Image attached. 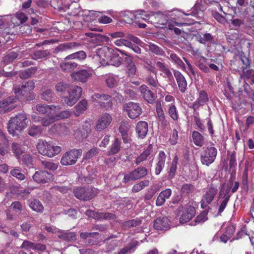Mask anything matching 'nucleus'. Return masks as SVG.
Wrapping results in <instances>:
<instances>
[{
  "label": "nucleus",
  "mask_w": 254,
  "mask_h": 254,
  "mask_svg": "<svg viewBox=\"0 0 254 254\" xmlns=\"http://www.w3.org/2000/svg\"><path fill=\"white\" fill-rule=\"evenodd\" d=\"M49 55L50 52L48 50H37L32 54L31 57L34 60H38L45 58Z\"/></svg>",
  "instance_id": "nucleus-55"
},
{
  "label": "nucleus",
  "mask_w": 254,
  "mask_h": 254,
  "mask_svg": "<svg viewBox=\"0 0 254 254\" xmlns=\"http://www.w3.org/2000/svg\"><path fill=\"white\" fill-rule=\"evenodd\" d=\"M147 174V170L145 167H139L130 172L128 174H126L123 179V182L125 183H128L129 181H136L142 179Z\"/></svg>",
  "instance_id": "nucleus-10"
},
{
  "label": "nucleus",
  "mask_w": 254,
  "mask_h": 254,
  "mask_svg": "<svg viewBox=\"0 0 254 254\" xmlns=\"http://www.w3.org/2000/svg\"><path fill=\"white\" fill-rule=\"evenodd\" d=\"M149 50L153 54L158 56H164L165 52L162 48L154 44L149 43L147 44Z\"/></svg>",
  "instance_id": "nucleus-48"
},
{
  "label": "nucleus",
  "mask_w": 254,
  "mask_h": 254,
  "mask_svg": "<svg viewBox=\"0 0 254 254\" xmlns=\"http://www.w3.org/2000/svg\"><path fill=\"white\" fill-rule=\"evenodd\" d=\"M195 39L199 43L204 45L212 43L214 41L213 37L208 33L198 34L195 36Z\"/></svg>",
  "instance_id": "nucleus-34"
},
{
  "label": "nucleus",
  "mask_w": 254,
  "mask_h": 254,
  "mask_svg": "<svg viewBox=\"0 0 254 254\" xmlns=\"http://www.w3.org/2000/svg\"><path fill=\"white\" fill-rule=\"evenodd\" d=\"M72 113L68 110L63 111L55 115L56 121L68 118L71 116Z\"/></svg>",
  "instance_id": "nucleus-64"
},
{
  "label": "nucleus",
  "mask_w": 254,
  "mask_h": 254,
  "mask_svg": "<svg viewBox=\"0 0 254 254\" xmlns=\"http://www.w3.org/2000/svg\"><path fill=\"white\" fill-rule=\"evenodd\" d=\"M235 231V226L233 225L228 226L225 233L220 237L222 242L226 243L232 236Z\"/></svg>",
  "instance_id": "nucleus-37"
},
{
  "label": "nucleus",
  "mask_w": 254,
  "mask_h": 254,
  "mask_svg": "<svg viewBox=\"0 0 254 254\" xmlns=\"http://www.w3.org/2000/svg\"><path fill=\"white\" fill-rule=\"evenodd\" d=\"M192 141L194 144L198 147H202L205 144L203 136L198 131H193L192 133Z\"/></svg>",
  "instance_id": "nucleus-35"
},
{
  "label": "nucleus",
  "mask_w": 254,
  "mask_h": 254,
  "mask_svg": "<svg viewBox=\"0 0 254 254\" xmlns=\"http://www.w3.org/2000/svg\"><path fill=\"white\" fill-rule=\"evenodd\" d=\"M11 150L17 159H19L20 156L24 152V148L16 142L12 143Z\"/></svg>",
  "instance_id": "nucleus-42"
},
{
  "label": "nucleus",
  "mask_w": 254,
  "mask_h": 254,
  "mask_svg": "<svg viewBox=\"0 0 254 254\" xmlns=\"http://www.w3.org/2000/svg\"><path fill=\"white\" fill-rule=\"evenodd\" d=\"M77 66V64L73 62H64L60 64V67L64 72H70Z\"/></svg>",
  "instance_id": "nucleus-41"
},
{
  "label": "nucleus",
  "mask_w": 254,
  "mask_h": 254,
  "mask_svg": "<svg viewBox=\"0 0 254 254\" xmlns=\"http://www.w3.org/2000/svg\"><path fill=\"white\" fill-rule=\"evenodd\" d=\"M175 15V17L171 18V20L169 22L168 28L170 30H173L174 33L177 35H180L181 33V30L178 28L176 27V26H182L187 24V23L182 22L180 20V17L181 16V13L179 12L178 14L173 13L171 16Z\"/></svg>",
  "instance_id": "nucleus-15"
},
{
  "label": "nucleus",
  "mask_w": 254,
  "mask_h": 254,
  "mask_svg": "<svg viewBox=\"0 0 254 254\" xmlns=\"http://www.w3.org/2000/svg\"><path fill=\"white\" fill-rule=\"evenodd\" d=\"M114 50L111 48L104 46L100 48H97L96 50V55L100 59L104 61L112 60L114 57Z\"/></svg>",
  "instance_id": "nucleus-16"
},
{
  "label": "nucleus",
  "mask_w": 254,
  "mask_h": 254,
  "mask_svg": "<svg viewBox=\"0 0 254 254\" xmlns=\"http://www.w3.org/2000/svg\"><path fill=\"white\" fill-rule=\"evenodd\" d=\"M10 174L14 177L19 180H23L25 179V176L21 172V170L17 167L12 168L10 171Z\"/></svg>",
  "instance_id": "nucleus-61"
},
{
  "label": "nucleus",
  "mask_w": 254,
  "mask_h": 254,
  "mask_svg": "<svg viewBox=\"0 0 254 254\" xmlns=\"http://www.w3.org/2000/svg\"><path fill=\"white\" fill-rule=\"evenodd\" d=\"M203 151L200 155V161L202 164L209 166L213 163L217 155V150L213 146L203 148Z\"/></svg>",
  "instance_id": "nucleus-5"
},
{
  "label": "nucleus",
  "mask_w": 254,
  "mask_h": 254,
  "mask_svg": "<svg viewBox=\"0 0 254 254\" xmlns=\"http://www.w3.org/2000/svg\"><path fill=\"white\" fill-rule=\"evenodd\" d=\"M29 207L34 211L37 212H43L44 207L41 202L37 199H34L30 202Z\"/></svg>",
  "instance_id": "nucleus-44"
},
{
  "label": "nucleus",
  "mask_w": 254,
  "mask_h": 254,
  "mask_svg": "<svg viewBox=\"0 0 254 254\" xmlns=\"http://www.w3.org/2000/svg\"><path fill=\"white\" fill-rule=\"evenodd\" d=\"M118 78L112 75L107 76L106 79L107 86L110 88L116 87L118 83Z\"/></svg>",
  "instance_id": "nucleus-51"
},
{
  "label": "nucleus",
  "mask_w": 254,
  "mask_h": 254,
  "mask_svg": "<svg viewBox=\"0 0 254 254\" xmlns=\"http://www.w3.org/2000/svg\"><path fill=\"white\" fill-rule=\"evenodd\" d=\"M172 193V191L170 189H166L161 191L157 197L156 205L157 206L163 205L165 203L166 200L170 197Z\"/></svg>",
  "instance_id": "nucleus-26"
},
{
  "label": "nucleus",
  "mask_w": 254,
  "mask_h": 254,
  "mask_svg": "<svg viewBox=\"0 0 254 254\" xmlns=\"http://www.w3.org/2000/svg\"><path fill=\"white\" fill-rule=\"evenodd\" d=\"M208 101V97L207 93L204 91L201 90L199 92L198 97L196 100L193 102L192 105V108L193 109V113L194 114L198 115L199 113L198 110L201 106H203Z\"/></svg>",
  "instance_id": "nucleus-14"
},
{
  "label": "nucleus",
  "mask_w": 254,
  "mask_h": 254,
  "mask_svg": "<svg viewBox=\"0 0 254 254\" xmlns=\"http://www.w3.org/2000/svg\"><path fill=\"white\" fill-rule=\"evenodd\" d=\"M179 209L180 211L183 210L179 220L181 223L190 221L195 214V208L189 204H186L184 208L182 206H180Z\"/></svg>",
  "instance_id": "nucleus-11"
},
{
  "label": "nucleus",
  "mask_w": 254,
  "mask_h": 254,
  "mask_svg": "<svg viewBox=\"0 0 254 254\" xmlns=\"http://www.w3.org/2000/svg\"><path fill=\"white\" fill-rule=\"evenodd\" d=\"M113 120L112 116L107 113L102 114L96 123L95 129L97 131H101L106 128Z\"/></svg>",
  "instance_id": "nucleus-13"
},
{
  "label": "nucleus",
  "mask_w": 254,
  "mask_h": 254,
  "mask_svg": "<svg viewBox=\"0 0 254 254\" xmlns=\"http://www.w3.org/2000/svg\"><path fill=\"white\" fill-rule=\"evenodd\" d=\"M147 70L153 73L154 75H147L145 77V82L150 86L153 87H157L159 86L157 76L156 75V72L150 67H146Z\"/></svg>",
  "instance_id": "nucleus-32"
},
{
  "label": "nucleus",
  "mask_w": 254,
  "mask_h": 254,
  "mask_svg": "<svg viewBox=\"0 0 254 254\" xmlns=\"http://www.w3.org/2000/svg\"><path fill=\"white\" fill-rule=\"evenodd\" d=\"M18 56V53L14 51L9 52L5 54L3 58V62L6 64L12 63Z\"/></svg>",
  "instance_id": "nucleus-49"
},
{
  "label": "nucleus",
  "mask_w": 254,
  "mask_h": 254,
  "mask_svg": "<svg viewBox=\"0 0 254 254\" xmlns=\"http://www.w3.org/2000/svg\"><path fill=\"white\" fill-rule=\"evenodd\" d=\"M56 121L54 116H47L42 118L41 124L44 127H47Z\"/></svg>",
  "instance_id": "nucleus-63"
},
{
  "label": "nucleus",
  "mask_w": 254,
  "mask_h": 254,
  "mask_svg": "<svg viewBox=\"0 0 254 254\" xmlns=\"http://www.w3.org/2000/svg\"><path fill=\"white\" fill-rule=\"evenodd\" d=\"M167 54L169 55L167 58L170 60L174 64L176 65L177 67L185 70V64L178 55L174 52L171 51L167 52Z\"/></svg>",
  "instance_id": "nucleus-23"
},
{
  "label": "nucleus",
  "mask_w": 254,
  "mask_h": 254,
  "mask_svg": "<svg viewBox=\"0 0 254 254\" xmlns=\"http://www.w3.org/2000/svg\"><path fill=\"white\" fill-rule=\"evenodd\" d=\"M168 114L171 119L176 121L179 118V114L176 106L174 104H172L169 106L168 111Z\"/></svg>",
  "instance_id": "nucleus-57"
},
{
  "label": "nucleus",
  "mask_w": 254,
  "mask_h": 254,
  "mask_svg": "<svg viewBox=\"0 0 254 254\" xmlns=\"http://www.w3.org/2000/svg\"><path fill=\"white\" fill-rule=\"evenodd\" d=\"M88 103L86 100L82 99L74 107V114L76 117L79 116L87 109Z\"/></svg>",
  "instance_id": "nucleus-33"
},
{
  "label": "nucleus",
  "mask_w": 254,
  "mask_h": 254,
  "mask_svg": "<svg viewBox=\"0 0 254 254\" xmlns=\"http://www.w3.org/2000/svg\"><path fill=\"white\" fill-rule=\"evenodd\" d=\"M91 100L92 102L98 103V105L104 110L108 111L112 108L111 97L107 94L94 93L91 97Z\"/></svg>",
  "instance_id": "nucleus-4"
},
{
  "label": "nucleus",
  "mask_w": 254,
  "mask_h": 254,
  "mask_svg": "<svg viewBox=\"0 0 254 254\" xmlns=\"http://www.w3.org/2000/svg\"><path fill=\"white\" fill-rule=\"evenodd\" d=\"M42 130V127L41 126L33 125L29 128L28 134L33 137L39 136L41 135Z\"/></svg>",
  "instance_id": "nucleus-50"
},
{
  "label": "nucleus",
  "mask_w": 254,
  "mask_h": 254,
  "mask_svg": "<svg viewBox=\"0 0 254 254\" xmlns=\"http://www.w3.org/2000/svg\"><path fill=\"white\" fill-rule=\"evenodd\" d=\"M68 96L64 97V101L67 106H72L81 97L82 89L80 86H75L70 92L68 91Z\"/></svg>",
  "instance_id": "nucleus-8"
},
{
  "label": "nucleus",
  "mask_w": 254,
  "mask_h": 254,
  "mask_svg": "<svg viewBox=\"0 0 254 254\" xmlns=\"http://www.w3.org/2000/svg\"><path fill=\"white\" fill-rule=\"evenodd\" d=\"M98 190L92 187H79L73 190L74 196L80 200L87 201L98 193Z\"/></svg>",
  "instance_id": "nucleus-3"
},
{
  "label": "nucleus",
  "mask_w": 254,
  "mask_h": 254,
  "mask_svg": "<svg viewBox=\"0 0 254 254\" xmlns=\"http://www.w3.org/2000/svg\"><path fill=\"white\" fill-rule=\"evenodd\" d=\"M218 192L217 187L211 184L205 189V193L202 195L201 200V207L205 208L213 200Z\"/></svg>",
  "instance_id": "nucleus-6"
},
{
  "label": "nucleus",
  "mask_w": 254,
  "mask_h": 254,
  "mask_svg": "<svg viewBox=\"0 0 254 254\" xmlns=\"http://www.w3.org/2000/svg\"><path fill=\"white\" fill-rule=\"evenodd\" d=\"M148 124L145 121H139L136 126V132L138 134V137L144 138L148 132Z\"/></svg>",
  "instance_id": "nucleus-28"
},
{
  "label": "nucleus",
  "mask_w": 254,
  "mask_h": 254,
  "mask_svg": "<svg viewBox=\"0 0 254 254\" xmlns=\"http://www.w3.org/2000/svg\"><path fill=\"white\" fill-rule=\"evenodd\" d=\"M116 218V215L113 213L96 212L93 219L102 221L103 220H113Z\"/></svg>",
  "instance_id": "nucleus-38"
},
{
  "label": "nucleus",
  "mask_w": 254,
  "mask_h": 254,
  "mask_svg": "<svg viewBox=\"0 0 254 254\" xmlns=\"http://www.w3.org/2000/svg\"><path fill=\"white\" fill-rule=\"evenodd\" d=\"M124 110L131 119H134L142 114V110L138 103L129 102L124 106Z\"/></svg>",
  "instance_id": "nucleus-9"
},
{
  "label": "nucleus",
  "mask_w": 254,
  "mask_h": 254,
  "mask_svg": "<svg viewBox=\"0 0 254 254\" xmlns=\"http://www.w3.org/2000/svg\"><path fill=\"white\" fill-rule=\"evenodd\" d=\"M159 190V187L156 185H152L147 190L144 196L145 200H150L154 194Z\"/></svg>",
  "instance_id": "nucleus-43"
},
{
  "label": "nucleus",
  "mask_w": 254,
  "mask_h": 254,
  "mask_svg": "<svg viewBox=\"0 0 254 254\" xmlns=\"http://www.w3.org/2000/svg\"><path fill=\"white\" fill-rule=\"evenodd\" d=\"M91 75V73L88 70L82 69L72 72L71 74V77L74 81L85 83Z\"/></svg>",
  "instance_id": "nucleus-20"
},
{
  "label": "nucleus",
  "mask_w": 254,
  "mask_h": 254,
  "mask_svg": "<svg viewBox=\"0 0 254 254\" xmlns=\"http://www.w3.org/2000/svg\"><path fill=\"white\" fill-rule=\"evenodd\" d=\"M172 71L180 91L183 93H185L188 85L186 78L180 71L175 69H172Z\"/></svg>",
  "instance_id": "nucleus-17"
},
{
  "label": "nucleus",
  "mask_w": 254,
  "mask_h": 254,
  "mask_svg": "<svg viewBox=\"0 0 254 254\" xmlns=\"http://www.w3.org/2000/svg\"><path fill=\"white\" fill-rule=\"evenodd\" d=\"M231 189L227 187L225 189L222 187L219 192V196L221 198L220 201V204L218 210V214L220 215L223 212L226 208L228 202L229 201L231 195L230 194Z\"/></svg>",
  "instance_id": "nucleus-12"
},
{
  "label": "nucleus",
  "mask_w": 254,
  "mask_h": 254,
  "mask_svg": "<svg viewBox=\"0 0 254 254\" xmlns=\"http://www.w3.org/2000/svg\"><path fill=\"white\" fill-rule=\"evenodd\" d=\"M109 38L105 35L96 34L93 39H91L90 42L94 43L97 45H99L102 43L108 42Z\"/></svg>",
  "instance_id": "nucleus-47"
},
{
  "label": "nucleus",
  "mask_w": 254,
  "mask_h": 254,
  "mask_svg": "<svg viewBox=\"0 0 254 254\" xmlns=\"http://www.w3.org/2000/svg\"><path fill=\"white\" fill-rule=\"evenodd\" d=\"M141 223V220L139 218L126 221L121 223L122 227L124 229H127L132 227H136Z\"/></svg>",
  "instance_id": "nucleus-39"
},
{
  "label": "nucleus",
  "mask_w": 254,
  "mask_h": 254,
  "mask_svg": "<svg viewBox=\"0 0 254 254\" xmlns=\"http://www.w3.org/2000/svg\"><path fill=\"white\" fill-rule=\"evenodd\" d=\"M121 141L118 138H116L111 146L110 149L108 151V155H113L118 153L121 149Z\"/></svg>",
  "instance_id": "nucleus-46"
},
{
  "label": "nucleus",
  "mask_w": 254,
  "mask_h": 254,
  "mask_svg": "<svg viewBox=\"0 0 254 254\" xmlns=\"http://www.w3.org/2000/svg\"><path fill=\"white\" fill-rule=\"evenodd\" d=\"M37 70V67H32L30 68H28L20 73V77L21 78L23 79L28 78L32 74L34 73Z\"/></svg>",
  "instance_id": "nucleus-60"
},
{
  "label": "nucleus",
  "mask_w": 254,
  "mask_h": 254,
  "mask_svg": "<svg viewBox=\"0 0 254 254\" xmlns=\"http://www.w3.org/2000/svg\"><path fill=\"white\" fill-rule=\"evenodd\" d=\"M35 87V83L33 81L29 80L24 82L21 86L14 87V93L18 96L20 95L25 96L27 92L33 90Z\"/></svg>",
  "instance_id": "nucleus-18"
},
{
  "label": "nucleus",
  "mask_w": 254,
  "mask_h": 254,
  "mask_svg": "<svg viewBox=\"0 0 254 254\" xmlns=\"http://www.w3.org/2000/svg\"><path fill=\"white\" fill-rule=\"evenodd\" d=\"M152 145L149 144L147 148L139 156H138L135 160V163L138 165L143 161L146 160L147 158L150 155L151 152L152 150Z\"/></svg>",
  "instance_id": "nucleus-36"
},
{
  "label": "nucleus",
  "mask_w": 254,
  "mask_h": 254,
  "mask_svg": "<svg viewBox=\"0 0 254 254\" xmlns=\"http://www.w3.org/2000/svg\"><path fill=\"white\" fill-rule=\"evenodd\" d=\"M156 65L158 69L164 74V77L165 78H168L169 81H173L174 78L172 72L165 63L157 61L156 62Z\"/></svg>",
  "instance_id": "nucleus-30"
},
{
  "label": "nucleus",
  "mask_w": 254,
  "mask_h": 254,
  "mask_svg": "<svg viewBox=\"0 0 254 254\" xmlns=\"http://www.w3.org/2000/svg\"><path fill=\"white\" fill-rule=\"evenodd\" d=\"M39 153L49 157H53L61 151V147L56 146L51 142H47L43 140H39L36 145Z\"/></svg>",
  "instance_id": "nucleus-2"
},
{
  "label": "nucleus",
  "mask_w": 254,
  "mask_h": 254,
  "mask_svg": "<svg viewBox=\"0 0 254 254\" xmlns=\"http://www.w3.org/2000/svg\"><path fill=\"white\" fill-rule=\"evenodd\" d=\"M166 155L163 151L159 152L157 158V163L155 167V174L158 175L160 174L165 166Z\"/></svg>",
  "instance_id": "nucleus-24"
},
{
  "label": "nucleus",
  "mask_w": 254,
  "mask_h": 254,
  "mask_svg": "<svg viewBox=\"0 0 254 254\" xmlns=\"http://www.w3.org/2000/svg\"><path fill=\"white\" fill-rule=\"evenodd\" d=\"M120 16L127 23L131 22L135 18V15L132 12L127 10L121 11L120 13Z\"/></svg>",
  "instance_id": "nucleus-54"
},
{
  "label": "nucleus",
  "mask_w": 254,
  "mask_h": 254,
  "mask_svg": "<svg viewBox=\"0 0 254 254\" xmlns=\"http://www.w3.org/2000/svg\"><path fill=\"white\" fill-rule=\"evenodd\" d=\"M86 53L84 51L81 50L68 55L65 58V60H77L78 61H82L86 59Z\"/></svg>",
  "instance_id": "nucleus-40"
},
{
  "label": "nucleus",
  "mask_w": 254,
  "mask_h": 254,
  "mask_svg": "<svg viewBox=\"0 0 254 254\" xmlns=\"http://www.w3.org/2000/svg\"><path fill=\"white\" fill-rule=\"evenodd\" d=\"M154 228L157 230H167L170 228V221L167 217L157 218L154 221Z\"/></svg>",
  "instance_id": "nucleus-22"
},
{
  "label": "nucleus",
  "mask_w": 254,
  "mask_h": 254,
  "mask_svg": "<svg viewBox=\"0 0 254 254\" xmlns=\"http://www.w3.org/2000/svg\"><path fill=\"white\" fill-rule=\"evenodd\" d=\"M139 90L143 98L148 103H152L154 100V96L153 92L145 84L141 85Z\"/></svg>",
  "instance_id": "nucleus-27"
},
{
  "label": "nucleus",
  "mask_w": 254,
  "mask_h": 254,
  "mask_svg": "<svg viewBox=\"0 0 254 254\" xmlns=\"http://www.w3.org/2000/svg\"><path fill=\"white\" fill-rule=\"evenodd\" d=\"M58 232V238L64 241L72 242L76 240V235L74 232H69L68 230H59Z\"/></svg>",
  "instance_id": "nucleus-31"
},
{
  "label": "nucleus",
  "mask_w": 254,
  "mask_h": 254,
  "mask_svg": "<svg viewBox=\"0 0 254 254\" xmlns=\"http://www.w3.org/2000/svg\"><path fill=\"white\" fill-rule=\"evenodd\" d=\"M27 119L26 114L21 113L15 117L11 118L7 126L9 133L15 135L17 131H21L27 126L26 120Z\"/></svg>",
  "instance_id": "nucleus-1"
},
{
  "label": "nucleus",
  "mask_w": 254,
  "mask_h": 254,
  "mask_svg": "<svg viewBox=\"0 0 254 254\" xmlns=\"http://www.w3.org/2000/svg\"><path fill=\"white\" fill-rule=\"evenodd\" d=\"M81 150L72 149L65 152L61 159L63 165L68 166L74 164L77 158L81 155Z\"/></svg>",
  "instance_id": "nucleus-7"
},
{
  "label": "nucleus",
  "mask_w": 254,
  "mask_h": 254,
  "mask_svg": "<svg viewBox=\"0 0 254 254\" xmlns=\"http://www.w3.org/2000/svg\"><path fill=\"white\" fill-rule=\"evenodd\" d=\"M136 245V243H130L128 244L127 246L121 249V250L118 252V254H127L128 253H131L132 250V252L135 251Z\"/></svg>",
  "instance_id": "nucleus-56"
},
{
  "label": "nucleus",
  "mask_w": 254,
  "mask_h": 254,
  "mask_svg": "<svg viewBox=\"0 0 254 254\" xmlns=\"http://www.w3.org/2000/svg\"><path fill=\"white\" fill-rule=\"evenodd\" d=\"M69 85L64 82H60L55 85V90L58 93L64 94L66 91H68Z\"/></svg>",
  "instance_id": "nucleus-52"
},
{
  "label": "nucleus",
  "mask_w": 254,
  "mask_h": 254,
  "mask_svg": "<svg viewBox=\"0 0 254 254\" xmlns=\"http://www.w3.org/2000/svg\"><path fill=\"white\" fill-rule=\"evenodd\" d=\"M195 190L194 186L191 184H184L182 185L181 191L184 194L192 193Z\"/></svg>",
  "instance_id": "nucleus-59"
},
{
  "label": "nucleus",
  "mask_w": 254,
  "mask_h": 254,
  "mask_svg": "<svg viewBox=\"0 0 254 254\" xmlns=\"http://www.w3.org/2000/svg\"><path fill=\"white\" fill-rule=\"evenodd\" d=\"M149 181L147 180L140 181L139 183L135 184L132 188L133 192H137L143 190L145 187L148 186Z\"/></svg>",
  "instance_id": "nucleus-53"
},
{
  "label": "nucleus",
  "mask_w": 254,
  "mask_h": 254,
  "mask_svg": "<svg viewBox=\"0 0 254 254\" xmlns=\"http://www.w3.org/2000/svg\"><path fill=\"white\" fill-rule=\"evenodd\" d=\"M53 178V175L46 171H37L33 176V180L38 183H46Z\"/></svg>",
  "instance_id": "nucleus-19"
},
{
  "label": "nucleus",
  "mask_w": 254,
  "mask_h": 254,
  "mask_svg": "<svg viewBox=\"0 0 254 254\" xmlns=\"http://www.w3.org/2000/svg\"><path fill=\"white\" fill-rule=\"evenodd\" d=\"M16 101V98L14 97H9L0 102V108L3 109L4 111H9L14 108L13 104Z\"/></svg>",
  "instance_id": "nucleus-29"
},
{
  "label": "nucleus",
  "mask_w": 254,
  "mask_h": 254,
  "mask_svg": "<svg viewBox=\"0 0 254 254\" xmlns=\"http://www.w3.org/2000/svg\"><path fill=\"white\" fill-rule=\"evenodd\" d=\"M156 18H157L158 22L162 25H166L167 23L168 24L169 22L171 20V18L168 19L167 16L162 13L161 12L156 13ZM171 18H172V17Z\"/></svg>",
  "instance_id": "nucleus-62"
},
{
  "label": "nucleus",
  "mask_w": 254,
  "mask_h": 254,
  "mask_svg": "<svg viewBox=\"0 0 254 254\" xmlns=\"http://www.w3.org/2000/svg\"><path fill=\"white\" fill-rule=\"evenodd\" d=\"M35 108L40 114H45L51 110L54 111H59L61 109V107L59 105H48L44 104H39L35 106Z\"/></svg>",
  "instance_id": "nucleus-25"
},
{
  "label": "nucleus",
  "mask_w": 254,
  "mask_h": 254,
  "mask_svg": "<svg viewBox=\"0 0 254 254\" xmlns=\"http://www.w3.org/2000/svg\"><path fill=\"white\" fill-rule=\"evenodd\" d=\"M51 132L65 136L69 134L70 130L64 124H54L50 128Z\"/></svg>",
  "instance_id": "nucleus-21"
},
{
  "label": "nucleus",
  "mask_w": 254,
  "mask_h": 254,
  "mask_svg": "<svg viewBox=\"0 0 254 254\" xmlns=\"http://www.w3.org/2000/svg\"><path fill=\"white\" fill-rule=\"evenodd\" d=\"M207 59L201 57L196 64V66L202 71L208 73L210 71L209 68L207 66L208 63H207Z\"/></svg>",
  "instance_id": "nucleus-45"
},
{
  "label": "nucleus",
  "mask_w": 254,
  "mask_h": 254,
  "mask_svg": "<svg viewBox=\"0 0 254 254\" xmlns=\"http://www.w3.org/2000/svg\"><path fill=\"white\" fill-rule=\"evenodd\" d=\"M244 78L246 82H249L251 85L254 84V70L249 69L244 72Z\"/></svg>",
  "instance_id": "nucleus-58"
}]
</instances>
